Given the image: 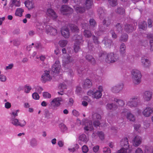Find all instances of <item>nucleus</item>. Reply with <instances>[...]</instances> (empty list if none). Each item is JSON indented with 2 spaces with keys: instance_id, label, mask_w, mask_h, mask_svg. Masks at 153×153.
<instances>
[{
  "instance_id": "69168bd1",
  "label": "nucleus",
  "mask_w": 153,
  "mask_h": 153,
  "mask_svg": "<svg viewBox=\"0 0 153 153\" xmlns=\"http://www.w3.org/2000/svg\"><path fill=\"white\" fill-rule=\"evenodd\" d=\"M81 90L82 88L79 87L77 86L76 87V93L77 95H79L80 94Z\"/></svg>"
},
{
  "instance_id": "b1692460",
  "label": "nucleus",
  "mask_w": 153,
  "mask_h": 153,
  "mask_svg": "<svg viewBox=\"0 0 153 153\" xmlns=\"http://www.w3.org/2000/svg\"><path fill=\"white\" fill-rule=\"evenodd\" d=\"M84 128L85 132L92 131L93 129L92 121H89L88 123H86L85 125Z\"/></svg>"
},
{
  "instance_id": "423d86ee",
  "label": "nucleus",
  "mask_w": 153,
  "mask_h": 153,
  "mask_svg": "<svg viewBox=\"0 0 153 153\" xmlns=\"http://www.w3.org/2000/svg\"><path fill=\"white\" fill-rule=\"evenodd\" d=\"M118 56L113 53H108L106 58V61L108 63L115 62L118 59Z\"/></svg>"
},
{
  "instance_id": "c03bdc74",
  "label": "nucleus",
  "mask_w": 153,
  "mask_h": 153,
  "mask_svg": "<svg viewBox=\"0 0 153 153\" xmlns=\"http://www.w3.org/2000/svg\"><path fill=\"white\" fill-rule=\"evenodd\" d=\"M77 71L78 74H82L85 71V69L83 66L79 65L77 67Z\"/></svg>"
},
{
  "instance_id": "a878e982",
  "label": "nucleus",
  "mask_w": 153,
  "mask_h": 153,
  "mask_svg": "<svg viewBox=\"0 0 153 153\" xmlns=\"http://www.w3.org/2000/svg\"><path fill=\"white\" fill-rule=\"evenodd\" d=\"M102 19V23L103 25L106 26V27H108L111 23V19L108 17L107 16H105L104 18Z\"/></svg>"
},
{
  "instance_id": "72a5a7b5",
  "label": "nucleus",
  "mask_w": 153,
  "mask_h": 153,
  "mask_svg": "<svg viewBox=\"0 0 153 153\" xmlns=\"http://www.w3.org/2000/svg\"><path fill=\"white\" fill-rule=\"evenodd\" d=\"M74 7L77 13H82L85 11V8L84 7L76 6Z\"/></svg>"
},
{
  "instance_id": "ddd939ff",
  "label": "nucleus",
  "mask_w": 153,
  "mask_h": 153,
  "mask_svg": "<svg viewBox=\"0 0 153 153\" xmlns=\"http://www.w3.org/2000/svg\"><path fill=\"white\" fill-rule=\"evenodd\" d=\"M51 77L50 75V72L49 71H45L41 76V79L43 82L45 83L47 81H50Z\"/></svg>"
},
{
  "instance_id": "393cba45",
  "label": "nucleus",
  "mask_w": 153,
  "mask_h": 153,
  "mask_svg": "<svg viewBox=\"0 0 153 153\" xmlns=\"http://www.w3.org/2000/svg\"><path fill=\"white\" fill-rule=\"evenodd\" d=\"M62 35L66 38L69 37V30L68 28L66 27H63L61 30Z\"/></svg>"
},
{
  "instance_id": "864d4df0",
  "label": "nucleus",
  "mask_w": 153,
  "mask_h": 153,
  "mask_svg": "<svg viewBox=\"0 0 153 153\" xmlns=\"http://www.w3.org/2000/svg\"><path fill=\"white\" fill-rule=\"evenodd\" d=\"M24 88L25 92L26 93H28L32 89V87L28 85H26L25 86Z\"/></svg>"
},
{
  "instance_id": "79ce46f5",
  "label": "nucleus",
  "mask_w": 153,
  "mask_h": 153,
  "mask_svg": "<svg viewBox=\"0 0 153 153\" xmlns=\"http://www.w3.org/2000/svg\"><path fill=\"white\" fill-rule=\"evenodd\" d=\"M70 26L71 30L72 32H77L79 31V30L78 27L75 25L73 24H70Z\"/></svg>"
},
{
  "instance_id": "473e14b6",
  "label": "nucleus",
  "mask_w": 153,
  "mask_h": 153,
  "mask_svg": "<svg viewBox=\"0 0 153 153\" xmlns=\"http://www.w3.org/2000/svg\"><path fill=\"white\" fill-rule=\"evenodd\" d=\"M86 59L89 62L93 64H94L95 63V61L93 57L92 56L89 54H87L85 56Z\"/></svg>"
},
{
  "instance_id": "0e129e2a",
  "label": "nucleus",
  "mask_w": 153,
  "mask_h": 153,
  "mask_svg": "<svg viewBox=\"0 0 153 153\" xmlns=\"http://www.w3.org/2000/svg\"><path fill=\"white\" fill-rule=\"evenodd\" d=\"M44 26L42 25H40L39 23L37 25L36 28L38 30H39V31H42L44 29Z\"/></svg>"
},
{
  "instance_id": "6e6d98bb",
  "label": "nucleus",
  "mask_w": 153,
  "mask_h": 153,
  "mask_svg": "<svg viewBox=\"0 0 153 153\" xmlns=\"http://www.w3.org/2000/svg\"><path fill=\"white\" fill-rule=\"evenodd\" d=\"M116 27L117 29V30L119 32H121L123 30L122 25L120 23H117L116 25Z\"/></svg>"
},
{
  "instance_id": "603ef678",
  "label": "nucleus",
  "mask_w": 153,
  "mask_h": 153,
  "mask_svg": "<svg viewBox=\"0 0 153 153\" xmlns=\"http://www.w3.org/2000/svg\"><path fill=\"white\" fill-rule=\"evenodd\" d=\"M80 43H75L74 44V49L75 52L77 53L80 49L79 45Z\"/></svg>"
},
{
  "instance_id": "de8ad7c7",
  "label": "nucleus",
  "mask_w": 153,
  "mask_h": 153,
  "mask_svg": "<svg viewBox=\"0 0 153 153\" xmlns=\"http://www.w3.org/2000/svg\"><path fill=\"white\" fill-rule=\"evenodd\" d=\"M79 138L80 140L85 143L87 142L88 141V139L86 135L84 134L80 135L79 136Z\"/></svg>"
},
{
  "instance_id": "f3484780",
  "label": "nucleus",
  "mask_w": 153,
  "mask_h": 153,
  "mask_svg": "<svg viewBox=\"0 0 153 153\" xmlns=\"http://www.w3.org/2000/svg\"><path fill=\"white\" fill-rule=\"evenodd\" d=\"M25 7L30 10L35 7L34 2L33 0H26L24 2Z\"/></svg>"
},
{
  "instance_id": "f257e3e1",
  "label": "nucleus",
  "mask_w": 153,
  "mask_h": 153,
  "mask_svg": "<svg viewBox=\"0 0 153 153\" xmlns=\"http://www.w3.org/2000/svg\"><path fill=\"white\" fill-rule=\"evenodd\" d=\"M62 52L63 53L65 54V56L63 58V66L65 69H68L69 68L71 63L74 61V59L68 54L66 53V51L65 48H62Z\"/></svg>"
},
{
  "instance_id": "58836bf2",
  "label": "nucleus",
  "mask_w": 153,
  "mask_h": 153,
  "mask_svg": "<svg viewBox=\"0 0 153 153\" xmlns=\"http://www.w3.org/2000/svg\"><path fill=\"white\" fill-rule=\"evenodd\" d=\"M127 118L130 121H134L135 120V116L130 112L127 113Z\"/></svg>"
},
{
  "instance_id": "39448f33",
  "label": "nucleus",
  "mask_w": 153,
  "mask_h": 153,
  "mask_svg": "<svg viewBox=\"0 0 153 153\" xmlns=\"http://www.w3.org/2000/svg\"><path fill=\"white\" fill-rule=\"evenodd\" d=\"M60 10L62 14L63 15L67 16L72 14L73 9L67 5H63L60 8Z\"/></svg>"
},
{
  "instance_id": "c756f323",
  "label": "nucleus",
  "mask_w": 153,
  "mask_h": 153,
  "mask_svg": "<svg viewBox=\"0 0 153 153\" xmlns=\"http://www.w3.org/2000/svg\"><path fill=\"white\" fill-rule=\"evenodd\" d=\"M92 85V83L91 80L87 79L83 85V87L85 88H90Z\"/></svg>"
},
{
  "instance_id": "e433bc0d",
  "label": "nucleus",
  "mask_w": 153,
  "mask_h": 153,
  "mask_svg": "<svg viewBox=\"0 0 153 153\" xmlns=\"http://www.w3.org/2000/svg\"><path fill=\"white\" fill-rule=\"evenodd\" d=\"M85 5L86 8L89 9L92 6L93 4L94 0H86Z\"/></svg>"
},
{
  "instance_id": "f704fd0d",
  "label": "nucleus",
  "mask_w": 153,
  "mask_h": 153,
  "mask_svg": "<svg viewBox=\"0 0 153 153\" xmlns=\"http://www.w3.org/2000/svg\"><path fill=\"white\" fill-rule=\"evenodd\" d=\"M139 28L140 29L145 30L147 27L146 22L144 21L142 22L139 24Z\"/></svg>"
},
{
  "instance_id": "5701e85b",
  "label": "nucleus",
  "mask_w": 153,
  "mask_h": 153,
  "mask_svg": "<svg viewBox=\"0 0 153 153\" xmlns=\"http://www.w3.org/2000/svg\"><path fill=\"white\" fill-rule=\"evenodd\" d=\"M107 29L102 25H100L99 26L98 30L96 31L95 33L98 36H100L104 33L106 31Z\"/></svg>"
},
{
  "instance_id": "052dcab7",
  "label": "nucleus",
  "mask_w": 153,
  "mask_h": 153,
  "mask_svg": "<svg viewBox=\"0 0 153 153\" xmlns=\"http://www.w3.org/2000/svg\"><path fill=\"white\" fill-rule=\"evenodd\" d=\"M44 115L45 117L48 119L50 118V114L49 111L47 109H45L44 111Z\"/></svg>"
},
{
  "instance_id": "e2e57ef3",
  "label": "nucleus",
  "mask_w": 153,
  "mask_h": 153,
  "mask_svg": "<svg viewBox=\"0 0 153 153\" xmlns=\"http://www.w3.org/2000/svg\"><path fill=\"white\" fill-rule=\"evenodd\" d=\"M88 47L90 51H93L94 49V47L93 46V44L91 42H88Z\"/></svg>"
},
{
  "instance_id": "9b49d317",
  "label": "nucleus",
  "mask_w": 153,
  "mask_h": 153,
  "mask_svg": "<svg viewBox=\"0 0 153 153\" xmlns=\"http://www.w3.org/2000/svg\"><path fill=\"white\" fill-rule=\"evenodd\" d=\"M103 91L102 86L100 85L98 88V90L94 91L93 98L98 99L101 97L102 96V92Z\"/></svg>"
},
{
  "instance_id": "2eb2a0df",
  "label": "nucleus",
  "mask_w": 153,
  "mask_h": 153,
  "mask_svg": "<svg viewBox=\"0 0 153 153\" xmlns=\"http://www.w3.org/2000/svg\"><path fill=\"white\" fill-rule=\"evenodd\" d=\"M141 61L142 66L145 68H148L151 66L150 61L144 57L141 58Z\"/></svg>"
},
{
  "instance_id": "49530a36",
  "label": "nucleus",
  "mask_w": 153,
  "mask_h": 153,
  "mask_svg": "<svg viewBox=\"0 0 153 153\" xmlns=\"http://www.w3.org/2000/svg\"><path fill=\"white\" fill-rule=\"evenodd\" d=\"M83 34L85 37L90 38L92 36L91 32L88 30L85 29L84 31Z\"/></svg>"
},
{
  "instance_id": "4be33fe9",
  "label": "nucleus",
  "mask_w": 153,
  "mask_h": 153,
  "mask_svg": "<svg viewBox=\"0 0 153 153\" xmlns=\"http://www.w3.org/2000/svg\"><path fill=\"white\" fill-rule=\"evenodd\" d=\"M97 12L99 16L100 19L102 20L105 16H107L105 13V10L102 7H100L97 9Z\"/></svg>"
},
{
  "instance_id": "4468645a",
  "label": "nucleus",
  "mask_w": 153,
  "mask_h": 153,
  "mask_svg": "<svg viewBox=\"0 0 153 153\" xmlns=\"http://www.w3.org/2000/svg\"><path fill=\"white\" fill-rule=\"evenodd\" d=\"M47 14L53 20L56 19L58 17L56 12L51 8H48L47 9Z\"/></svg>"
},
{
  "instance_id": "7ed1b4c3",
  "label": "nucleus",
  "mask_w": 153,
  "mask_h": 153,
  "mask_svg": "<svg viewBox=\"0 0 153 153\" xmlns=\"http://www.w3.org/2000/svg\"><path fill=\"white\" fill-rule=\"evenodd\" d=\"M121 145L123 147L118 151L117 153H127V150L129 147L128 140L127 137H125L122 140Z\"/></svg>"
},
{
  "instance_id": "09e8293b",
  "label": "nucleus",
  "mask_w": 153,
  "mask_h": 153,
  "mask_svg": "<svg viewBox=\"0 0 153 153\" xmlns=\"http://www.w3.org/2000/svg\"><path fill=\"white\" fill-rule=\"evenodd\" d=\"M11 123L15 126H18L19 120L15 118V117H12L11 119Z\"/></svg>"
},
{
  "instance_id": "c9c22d12",
  "label": "nucleus",
  "mask_w": 153,
  "mask_h": 153,
  "mask_svg": "<svg viewBox=\"0 0 153 153\" xmlns=\"http://www.w3.org/2000/svg\"><path fill=\"white\" fill-rule=\"evenodd\" d=\"M116 12L120 15L124 14L125 12V9L122 7H118L117 8L115 11Z\"/></svg>"
},
{
  "instance_id": "37998d69",
  "label": "nucleus",
  "mask_w": 153,
  "mask_h": 153,
  "mask_svg": "<svg viewBox=\"0 0 153 153\" xmlns=\"http://www.w3.org/2000/svg\"><path fill=\"white\" fill-rule=\"evenodd\" d=\"M114 101L117 103L120 106L122 107L125 105V103L122 100L117 98H114Z\"/></svg>"
},
{
  "instance_id": "1a4fd4ad",
  "label": "nucleus",
  "mask_w": 153,
  "mask_h": 153,
  "mask_svg": "<svg viewBox=\"0 0 153 153\" xmlns=\"http://www.w3.org/2000/svg\"><path fill=\"white\" fill-rule=\"evenodd\" d=\"M61 65L58 60H56L52 67V71L55 73L58 74L61 69Z\"/></svg>"
},
{
  "instance_id": "8fccbe9b",
  "label": "nucleus",
  "mask_w": 153,
  "mask_h": 153,
  "mask_svg": "<svg viewBox=\"0 0 153 153\" xmlns=\"http://www.w3.org/2000/svg\"><path fill=\"white\" fill-rule=\"evenodd\" d=\"M108 1L112 7H114L118 4L117 0H108Z\"/></svg>"
},
{
  "instance_id": "13d9d810",
  "label": "nucleus",
  "mask_w": 153,
  "mask_h": 153,
  "mask_svg": "<svg viewBox=\"0 0 153 153\" xmlns=\"http://www.w3.org/2000/svg\"><path fill=\"white\" fill-rule=\"evenodd\" d=\"M43 96L45 98H50L51 97V95L48 92H45L43 93Z\"/></svg>"
},
{
  "instance_id": "f03ea898",
  "label": "nucleus",
  "mask_w": 153,
  "mask_h": 153,
  "mask_svg": "<svg viewBox=\"0 0 153 153\" xmlns=\"http://www.w3.org/2000/svg\"><path fill=\"white\" fill-rule=\"evenodd\" d=\"M132 78L134 83L136 85L140 83L141 82L142 74L139 70L134 69L132 71Z\"/></svg>"
},
{
  "instance_id": "7c9ffc66",
  "label": "nucleus",
  "mask_w": 153,
  "mask_h": 153,
  "mask_svg": "<svg viewBox=\"0 0 153 153\" xmlns=\"http://www.w3.org/2000/svg\"><path fill=\"white\" fill-rule=\"evenodd\" d=\"M106 108L107 109L114 110L117 108V106L115 104L113 103H108L106 105Z\"/></svg>"
},
{
  "instance_id": "aec40b11",
  "label": "nucleus",
  "mask_w": 153,
  "mask_h": 153,
  "mask_svg": "<svg viewBox=\"0 0 153 153\" xmlns=\"http://www.w3.org/2000/svg\"><path fill=\"white\" fill-rule=\"evenodd\" d=\"M142 141V138L140 136L137 135L133 139V145L135 146H138L141 143Z\"/></svg>"
},
{
  "instance_id": "a211bd4d",
  "label": "nucleus",
  "mask_w": 153,
  "mask_h": 153,
  "mask_svg": "<svg viewBox=\"0 0 153 153\" xmlns=\"http://www.w3.org/2000/svg\"><path fill=\"white\" fill-rule=\"evenodd\" d=\"M62 98L61 97H57L54 98L51 102L52 105L54 107H57L60 104V102L63 101Z\"/></svg>"
},
{
  "instance_id": "0eeeda50",
  "label": "nucleus",
  "mask_w": 153,
  "mask_h": 153,
  "mask_svg": "<svg viewBox=\"0 0 153 153\" xmlns=\"http://www.w3.org/2000/svg\"><path fill=\"white\" fill-rule=\"evenodd\" d=\"M123 86L122 82L119 83L113 86L111 88V91L114 93H119L122 90Z\"/></svg>"
},
{
  "instance_id": "bf43d9fd",
  "label": "nucleus",
  "mask_w": 153,
  "mask_h": 153,
  "mask_svg": "<svg viewBox=\"0 0 153 153\" xmlns=\"http://www.w3.org/2000/svg\"><path fill=\"white\" fill-rule=\"evenodd\" d=\"M33 98L35 100H38L39 98V96L36 92H34L32 94Z\"/></svg>"
},
{
  "instance_id": "412c9836",
  "label": "nucleus",
  "mask_w": 153,
  "mask_h": 153,
  "mask_svg": "<svg viewBox=\"0 0 153 153\" xmlns=\"http://www.w3.org/2000/svg\"><path fill=\"white\" fill-rule=\"evenodd\" d=\"M125 29L127 33L132 32L136 28V27L135 24H126L125 26Z\"/></svg>"
},
{
  "instance_id": "ea45409f",
  "label": "nucleus",
  "mask_w": 153,
  "mask_h": 153,
  "mask_svg": "<svg viewBox=\"0 0 153 153\" xmlns=\"http://www.w3.org/2000/svg\"><path fill=\"white\" fill-rule=\"evenodd\" d=\"M23 9L21 8H17L15 12V15L16 16L21 17L22 16V13L24 12Z\"/></svg>"
},
{
  "instance_id": "5fc2aeb1",
  "label": "nucleus",
  "mask_w": 153,
  "mask_h": 153,
  "mask_svg": "<svg viewBox=\"0 0 153 153\" xmlns=\"http://www.w3.org/2000/svg\"><path fill=\"white\" fill-rule=\"evenodd\" d=\"M68 43V41L66 40H62L59 41V44L62 47H65Z\"/></svg>"
},
{
  "instance_id": "a19ab883",
  "label": "nucleus",
  "mask_w": 153,
  "mask_h": 153,
  "mask_svg": "<svg viewBox=\"0 0 153 153\" xmlns=\"http://www.w3.org/2000/svg\"><path fill=\"white\" fill-rule=\"evenodd\" d=\"M128 35L126 33L122 34L120 39V41L123 42H126L128 40Z\"/></svg>"
},
{
  "instance_id": "4d7b16f0",
  "label": "nucleus",
  "mask_w": 153,
  "mask_h": 153,
  "mask_svg": "<svg viewBox=\"0 0 153 153\" xmlns=\"http://www.w3.org/2000/svg\"><path fill=\"white\" fill-rule=\"evenodd\" d=\"M92 38L94 44L96 45H98L99 44L100 42L98 41V39L97 37L94 35L92 36Z\"/></svg>"
},
{
  "instance_id": "338daca9",
  "label": "nucleus",
  "mask_w": 153,
  "mask_h": 153,
  "mask_svg": "<svg viewBox=\"0 0 153 153\" xmlns=\"http://www.w3.org/2000/svg\"><path fill=\"white\" fill-rule=\"evenodd\" d=\"M82 150L83 152L85 153L88 152V149L87 146L84 145L82 147Z\"/></svg>"
},
{
  "instance_id": "6e6552de",
  "label": "nucleus",
  "mask_w": 153,
  "mask_h": 153,
  "mask_svg": "<svg viewBox=\"0 0 153 153\" xmlns=\"http://www.w3.org/2000/svg\"><path fill=\"white\" fill-rule=\"evenodd\" d=\"M101 118L100 115L97 113H94L92 115V118L93 121V125L95 127H97L99 126L100 124V122L99 121Z\"/></svg>"
},
{
  "instance_id": "774afa93",
  "label": "nucleus",
  "mask_w": 153,
  "mask_h": 153,
  "mask_svg": "<svg viewBox=\"0 0 153 153\" xmlns=\"http://www.w3.org/2000/svg\"><path fill=\"white\" fill-rule=\"evenodd\" d=\"M103 152L104 153H111V151L109 148L105 147L103 149Z\"/></svg>"
},
{
  "instance_id": "cd10ccee",
  "label": "nucleus",
  "mask_w": 153,
  "mask_h": 153,
  "mask_svg": "<svg viewBox=\"0 0 153 153\" xmlns=\"http://www.w3.org/2000/svg\"><path fill=\"white\" fill-rule=\"evenodd\" d=\"M126 49V46L124 43H122L120 45V55L123 57L125 56V52Z\"/></svg>"
},
{
  "instance_id": "6ab92c4d",
  "label": "nucleus",
  "mask_w": 153,
  "mask_h": 153,
  "mask_svg": "<svg viewBox=\"0 0 153 153\" xmlns=\"http://www.w3.org/2000/svg\"><path fill=\"white\" fill-rule=\"evenodd\" d=\"M102 42L104 44L106 48H111V46L113 45L112 40L107 37L104 38L102 41Z\"/></svg>"
},
{
  "instance_id": "c85d7f7f",
  "label": "nucleus",
  "mask_w": 153,
  "mask_h": 153,
  "mask_svg": "<svg viewBox=\"0 0 153 153\" xmlns=\"http://www.w3.org/2000/svg\"><path fill=\"white\" fill-rule=\"evenodd\" d=\"M59 88L60 90V92H58V93L59 95H62L63 94V91L67 88V86L66 84L64 83H62L59 85Z\"/></svg>"
},
{
  "instance_id": "2f4dec72",
  "label": "nucleus",
  "mask_w": 153,
  "mask_h": 153,
  "mask_svg": "<svg viewBox=\"0 0 153 153\" xmlns=\"http://www.w3.org/2000/svg\"><path fill=\"white\" fill-rule=\"evenodd\" d=\"M74 38L75 39V43L80 44L83 41L81 35H76L74 36Z\"/></svg>"
},
{
  "instance_id": "4c0bfd02",
  "label": "nucleus",
  "mask_w": 153,
  "mask_h": 153,
  "mask_svg": "<svg viewBox=\"0 0 153 153\" xmlns=\"http://www.w3.org/2000/svg\"><path fill=\"white\" fill-rule=\"evenodd\" d=\"M30 145L32 147H35L37 146L38 143L37 142L35 138H32L29 141Z\"/></svg>"
},
{
  "instance_id": "f8f14e48",
  "label": "nucleus",
  "mask_w": 153,
  "mask_h": 153,
  "mask_svg": "<svg viewBox=\"0 0 153 153\" xmlns=\"http://www.w3.org/2000/svg\"><path fill=\"white\" fill-rule=\"evenodd\" d=\"M152 93L150 91H145L143 94V98L146 101H150L152 97Z\"/></svg>"
},
{
  "instance_id": "9d476101",
  "label": "nucleus",
  "mask_w": 153,
  "mask_h": 153,
  "mask_svg": "<svg viewBox=\"0 0 153 153\" xmlns=\"http://www.w3.org/2000/svg\"><path fill=\"white\" fill-rule=\"evenodd\" d=\"M46 33L48 34L55 35L57 33V30L50 25H46L45 27Z\"/></svg>"
},
{
  "instance_id": "a18cd8bd",
  "label": "nucleus",
  "mask_w": 153,
  "mask_h": 153,
  "mask_svg": "<svg viewBox=\"0 0 153 153\" xmlns=\"http://www.w3.org/2000/svg\"><path fill=\"white\" fill-rule=\"evenodd\" d=\"M59 126L62 132H65L67 131V127L64 124L61 123L59 125Z\"/></svg>"
},
{
  "instance_id": "dca6fc26",
  "label": "nucleus",
  "mask_w": 153,
  "mask_h": 153,
  "mask_svg": "<svg viewBox=\"0 0 153 153\" xmlns=\"http://www.w3.org/2000/svg\"><path fill=\"white\" fill-rule=\"evenodd\" d=\"M153 113V108L147 107L142 112L143 114L145 117H148Z\"/></svg>"
},
{
  "instance_id": "bb28decb",
  "label": "nucleus",
  "mask_w": 153,
  "mask_h": 153,
  "mask_svg": "<svg viewBox=\"0 0 153 153\" xmlns=\"http://www.w3.org/2000/svg\"><path fill=\"white\" fill-rule=\"evenodd\" d=\"M90 24L89 29L92 30H94L97 26V24L94 19H91L89 20Z\"/></svg>"
},
{
  "instance_id": "20e7f679",
  "label": "nucleus",
  "mask_w": 153,
  "mask_h": 153,
  "mask_svg": "<svg viewBox=\"0 0 153 153\" xmlns=\"http://www.w3.org/2000/svg\"><path fill=\"white\" fill-rule=\"evenodd\" d=\"M139 100L138 96H133L126 103V105L131 108H134L138 105Z\"/></svg>"
},
{
  "instance_id": "3c124183",
  "label": "nucleus",
  "mask_w": 153,
  "mask_h": 153,
  "mask_svg": "<svg viewBox=\"0 0 153 153\" xmlns=\"http://www.w3.org/2000/svg\"><path fill=\"white\" fill-rule=\"evenodd\" d=\"M97 134L101 140H103L104 139L105 136L103 132L102 131H98Z\"/></svg>"
},
{
  "instance_id": "680f3d73",
  "label": "nucleus",
  "mask_w": 153,
  "mask_h": 153,
  "mask_svg": "<svg viewBox=\"0 0 153 153\" xmlns=\"http://www.w3.org/2000/svg\"><path fill=\"white\" fill-rule=\"evenodd\" d=\"M26 124V122L24 120H20L19 122L18 126L21 127H23Z\"/></svg>"
}]
</instances>
